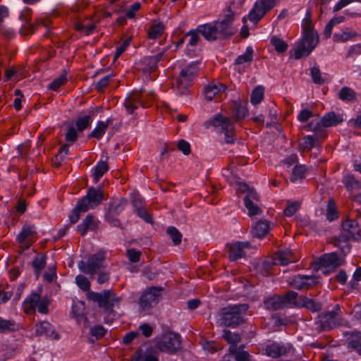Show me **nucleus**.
I'll list each match as a JSON object with an SVG mask.
<instances>
[{
    "label": "nucleus",
    "mask_w": 361,
    "mask_h": 361,
    "mask_svg": "<svg viewBox=\"0 0 361 361\" xmlns=\"http://www.w3.org/2000/svg\"><path fill=\"white\" fill-rule=\"evenodd\" d=\"M77 285L84 291H87V298L94 302H97L98 306L108 314L114 312V307L121 300V297L111 290H105L102 293H96L90 290V283L88 279L83 275H78L76 279Z\"/></svg>",
    "instance_id": "nucleus-1"
},
{
    "label": "nucleus",
    "mask_w": 361,
    "mask_h": 361,
    "mask_svg": "<svg viewBox=\"0 0 361 361\" xmlns=\"http://www.w3.org/2000/svg\"><path fill=\"white\" fill-rule=\"evenodd\" d=\"M229 13L221 20L207 23L197 27V31L208 41L225 39L233 36L236 30L232 27L234 13L228 8Z\"/></svg>",
    "instance_id": "nucleus-2"
},
{
    "label": "nucleus",
    "mask_w": 361,
    "mask_h": 361,
    "mask_svg": "<svg viewBox=\"0 0 361 361\" xmlns=\"http://www.w3.org/2000/svg\"><path fill=\"white\" fill-rule=\"evenodd\" d=\"M311 12H307V17L303 25V36L295 49V58L299 59L303 56H308L319 42L317 33L314 30L311 20Z\"/></svg>",
    "instance_id": "nucleus-3"
},
{
    "label": "nucleus",
    "mask_w": 361,
    "mask_h": 361,
    "mask_svg": "<svg viewBox=\"0 0 361 361\" xmlns=\"http://www.w3.org/2000/svg\"><path fill=\"white\" fill-rule=\"evenodd\" d=\"M249 306L247 304L228 305L219 311L221 324L227 327H237L245 322L244 315Z\"/></svg>",
    "instance_id": "nucleus-4"
},
{
    "label": "nucleus",
    "mask_w": 361,
    "mask_h": 361,
    "mask_svg": "<svg viewBox=\"0 0 361 361\" xmlns=\"http://www.w3.org/2000/svg\"><path fill=\"white\" fill-rule=\"evenodd\" d=\"M105 259L106 252L100 250L95 254L89 255L86 262H79L78 267L84 274L94 276L100 269L106 267Z\"/></svg>",
    "instance_id": "nucleus-5"
},
{
    "label": "nucleus",
    "mask_w": 361,
    "mask_h": 361,
    "mask_svg": "<svg viewBox=\"0 0 361 361\" xmlns=\"http://www.w3.org/2000/svg\"><path fill=\"white\" fill-rule=\"evenodd\" d=\"M155 346L161 352L176 353L181 348L180 336L174 332H167L157 341Z\"/></svg>",
    "instance_id": "nucleus-6"
},
{
    "label": "nucleus",
    "mask_w": 361,
    "mask_h": 361,
    "mask_svg": "<svg viewBox=\"0 0 361 361\" xmlns=\"http://www.w3.org/2000/svg\"><path fill=\"white\" fill-rule=\"evenodd\" d=\"M208 123L215 128H221V132L225 135V142L226 143L231 144L234 142L235 128L230 118L219 114L209 121Z\"/></svg>",
    "instance_id": "nucleus-7"
},
{
    "label": "nucleus",
    "mask_w": 361,
    "mask_h": 361,
    "mask_svg": "<svg viewBox=\"0 0 361 361\" xmlns=\"http://www.w3.org/2000/svg\"><path fill=\"white\" fill-rule=\"evenodd\" d=\"M104 199V192L101 188L91 187L88 189L87 195L81 198L78 202L80 207L87 211L93 207L97 206Z\"/></svg>",
    "instance_id": "nucleus-8"
},
{
    "label": "nucleus",
    "mask_w": 361,
    "mask_h": 361,
    "mask_svg": "<svg viewBox=\"0 0 361 361\" xmlns=\"http://www.w3.org/2000/svg\"><path fill=\"white\" fill-rule=\"evenodd\" d=\"M341 323V320L338 318L336 311L326 312L319 315L316 329L319 332L326 331L339 326Z\"/></svg>",
    "instance_id": "nucleus-9"
},
{
    "label": "nucleus",
    "mask_w": 361,
    "mask_h": 361,
    "mask_svg": "<svg viewBox=\"0 0 361 361\" xmlns=\"http://www.w3.org/2000/svg\"><path fill=\"white\" fill-rule=\"evenodd\" d=\"M197 71L198 68L195 63L190 64L182 69L177 79V87L182 92L191 85Z\"/></svg>",
    "instance_id": "nucleus-10"
},
{
    "label": "nucleus",
    "mask_w": 361,
    "mask_h": 361,
    "mask_svg": "<svg viewBox=\"0 0 361 361\" xmlns=\"http://www.w3.org/2000/svg\"><path fill=\"white\" fill-rule=\"evenodd\" d=\"M276 4V0H257L249 13L250 20L258 22Z\"/></svg>",
    "instance_id": "nucleus-11"
},
{
    "label": "nucleus",
    "mask_w": 361,
    "mask_h": 361,
    "mask_svg": "<svg viewBox=\"0 0 361 361\" xmlns=\"http://www.w3.org/2000/svg\"><path fill=\"white\" fill-rule=\"evenodd\" d=\"M161 288L152 287L144 292L139 300V304L142 310H149L157 303L159 292Z\"/></svg>",
    "instance_id": "nucleus-12"
},
{
    "label": "nucleus",
    "mask_w": 361,
    "mask_h": 361,
    "mask_svg": "<svg viewBox=\"0 0 361 361\" xmlns=\"http://www.w3.org/2000/svg\"><path fill=\"white\" fill-rule=\"evenodd\" d=\"M126 204L127 200L125 198H121L111 203L106 218L114 226H121V223L117 216L124 210Z\"/></svg>",
    "instance_id": "nucleus-13"
},
{
    "label": "nucleus",
    "mask_w": 361,
    "mask_h": 361,
    "mask_svg": "<svg viewBox=\"0 0 361 361\" xmlns=\"http://www.w3.org/2000/svg\"><path fill=\"white\" fill-rule=\"evenodd\" d=\"M296 261V257L293 255L291 250H279L276 252L271 260H265L264 262V267L269 268L271 264H280L287 265L290 262H294Z\"/></svg>",
    "instance_id": "nucleus-14"
},
{
    "label": "nucleus",
    "mask_w": 361,
    "mask_h": 361,
    "mask_svg": "<svg viewBox=\"0 0 361 361\" xmlns=\"http://www.w3.org/2000/svg\"><path fill=\"white\" fill-rule=\"evenodd\" d=\"M141 105L143 108L149 107V104L144 100H141V92L135 91L129 94L124 102V106L129 114H133L134 111Z\"/></svg>",
    "instance_id": "nucleus-15"
},
{
    "label": "nucleus",
    "mask_w": 361,
    "mask_h": 361,
    "mask_svg": "<svg viewBox=\"0 0 361 361\" xmlns=\"http://www.w3.org/2000/svg\"><path fill=\"white\" fill-rule=\"evenodd\" d=\"M250 243L249 242H234L227 245L228 248V258L231 261H235L245 256V248H250Z\"/></svg>",
    "instance_id": "nucleus-16"
},
{
    "label": "nucleus",
    "mask_w": 361,
    "mask_h": 361,
    "mask_svg": "<svg viewBox=\"0 0 361 361\" xmlns=\"http://www.w3.org/2000/svg\"><path fill=\"white\" fill-rule=\"evenodd\" d=\"M317 278L313 276H295L290 285L298 290H308L317 284Z\"/></svg>",
    "instance_id": "nucleus-17"
},
{
    "label": "nucleus",
    "mask_w": 361,
    "mask_h": 361,
    "mask_svg": "<svg viewBox=\"0 0 361 361\" xmlns=\"http://www.w3.org/2000/svg\"><path fill=\"white\" fill-rule=\"evenodd\" d=\"M35 234V232L32 230V227L25 225L17 237V241L22 245L24 249L27 250L32 244Z\"/></svg>",
    "instance_id": "nucleus-18"
},
{
    "label": "nucleus",
    "mask_w": 361,
    "mask_h": 361,
    "mask_svg": "<svg viewBox=\"0 0 361 361\" xmlns=\"http://www.w3.org/2000/svg\"><path fill=\"white\" fill-rule=\"evenodd\" d=\"M316 264L324 267H332L337 268L342 264L341 260L339 259L338 255L335 252L324 254L317 260Z\"/></svg>",
    "instance_id": "nucleus-19"
},
{
    "label": "nucleus",
    "mask_w": 361,
    "mask_h": 361,
    "mask_svg": "<svg viewBox=\"0 0 361 361\" xmlns=\"http://www.w3.org/2000/svg\"><path fill=\"white\" fill-rule=\"evenodd\" d=\"M342 233L349 235L350 239L358 240L360 238V230L355 221L347 220L342 223Z\"/></svg>",
    "instance_id": "nucleus-20"
},
{
    "label": "nucleus",
    "mask_w": 361,
    "mask_h": 361,
    "mask_svg": "<svg viewBox=\"0 0 361 361\" xmlns=\"http://www.w3.org/2000/svg\"><path fill=\"white\" fill-rule=\"evenodd\" d=\"M36 334L37 336L46 335L51 337L54 336V339H59V335L56 333L53 326L48 322H42L36 324Z\"/></svg>",
    "instance_id": "nucleus-21"
},
{
    "label": "nucleus",
    "mask_w": 361,
    "mask_h": 361,
    "mask_svg": "<svg viewBox=\"0 0 361 361\" xmlns=\"http://www.w3.org/2000/svg\"><path fill=\"white\" fill-rule=\"evenodd\" d=\"M343 121V118L339 114H336L334 111H331L324 115L320 123L322 127L328 128L336 126Z\"/></svg>",
    "instance_id": "nucleus-22"
},
{
    "label": "nucleus",
    "mask_w": 361,
    "mask_h": 361,
    "mask_svg": "<svg viewBox=\"0 0 361 361\" xmlns=\"http://www.w3.org/2000/svg\"><path fill=\"white\" fill-rule=\"evenodd\" d=\"M288 352V349L284 345L273 343L266 347L265 353L269 357L277 358L285 355Z\"/></svg>",
    "instance_id": "nucleus-23"
},
{
    "label": "nucleus",
    "mask_w": 361,
    "mask_h": 361,
    "mask_svg": "<svg viewBox=\"0 0 361 361\" xmlns=\"http://www.w3.org/2000/svg\"><path fill=\"white\" fill-rule=\"evenodd\" d=\"M233 356L236 361H249L250 355L246 351H241L236 346H230L229 355L224 357V361H231L230 357Z\"/></svg>",
    "instance_id": "nucleus-24"
},
{
    "label": "nucleus",
    "mask_w": 361,
    "mask_h": 361,
    "mask_svg": "<svg viewBox=\"0 0 361 361\" xmlns=\"http://www.w3.org/2000/svg\"><path fill=\"white\" fill-rule=\"evenodd\" d=\"M265 307L269 310H278L283 308V300L282 296L275 295L264 301Z\"/></svg>",
    "instance_id": "nucleus-25"
},
{
    "label": "nucleus",
    "mask_w": 361,
    "mask_h": 361,
    "mask_svg": "<svg viewBox=\"0 0 361 361\" xmlns=\"http://www.w3.org/2000/svg\"><path fill=\"white\" fill-rule=\"evenodd\" d=\"M226 88L222 83L209 85L204 89L205 98L211 101L218 93L226 91Z\"/></svg>",
    "instance_id": "nucleus-26"
},
{
    "label": "nucleus",
    "mask_w": 361,
    "mask_h": 361,
    "mask_svg": "<svg viewBox=\"0 0 361 361\" xmlns=\"http://www.w3.org/2000/svg\"><path fill=\"white\" fill-rule=\"evenodd\" d=\"M295 305L305 307L313 312H317L322 309V305L319 302H316L306 296H300L298 301L295 302Z\"/></svg>",
    "instance_id": "nucleus-27"
},
{
    "label": "nucleus",
    "mask_w": 361,
    "mask_h": 361,
    "mask_svg": "<svg viewBox=\"0 0 361 361\" xmlns=\"http://www.w3.org/2000/svg\"><path fill=\"white\" fill-rule=\"evenodd\" d=\"M97 227V224L94 221V216L89 214L83 220L82 223L78 226V231L82 235H84L88 230L94 231Z\"/></svg>",
    "instance_id": "nucleus-28"
},
{
    "label": "nucleus",
    "mask_w": 361,
    "mask_h": 361,
    "mask_svg": "<svg viewBox=\"0 0 361 361\" xmlns=\"http://www.w3.org/2000/svg\"><path fill=\"white\" fill-rule=\"evenodd\" d=\"M40 301V296L37 293H32L26 300L24 305V310L27 314H32L35 311L38 302Z\"/></svg>",
    "instance_id": "nucleus-29"
},
{
    "label": "nucleus",
    "mask_w": 361,
    "mask_h": 361,
    "mask_svg": "<svg viewBox=\"0 0 361 361\" xmlns=\"http://www.w3.org/2000/svg\"><path fill=\"white\" fill-rule=\"evenodd\" d=\"M269 231V224L267 221H259L253 229V235L258 238H262L266 235Z\"/></svg>",
    "instance_id": "nucleus-30"
},
{
    "label": "nucleus",
    "mask_w": 361,
    "mask_h": 361,
    "mask_svg": "<svg viewBox=\"0 0 361 361\" xmlns=\"http://www.w3.org/2000/svg\"><path fill=\"white\" fill-rule=\"evenodd\" d=\"M307 171V169L303 165H297L294 167L293 173L290 177V181L293 183H296L298 181H301L305 178V175Z\"/></svg>",
    "instance_id": "nucleus-31"
},
{
    "label": "nucleus",
    "mask_w": 361,
    "mask_h": 361,
    "mask_svg": "<svg viewBox=\"0 0 361 361\" xmlns=\"http://www.w3.org/2000/svg\"><path fill=\"white\" fill-rule=\"evenodd\" d=\"M233 116L236 121L243 120L247 114V109L245 106H242L240 104L235 102L233 106Z\"/></svg>",
    "instance_id": "nucleus-32"
},
{
    "label": "nucleus",
    "mask_w": 361,
    "mask_h": 361,
    "mask_svg": "<svg viewBox=\"0 0 361 361\" xmlns=\"http://www.w3.org/2000/svg\"><path fill=\"white\" fill-rule=\"evenodd\" d=\"M109 165L106 161H100L94 168L92 174L94 181L97 183L101 177L108 171Z\"/></svg>",
    "instance_id": "nucleus-33"
},
{
    "label": "nucleus",
    "mask_w": 361,
    "mask_h": 361,
    "mask_svg": "<svg viewBox=\"0 0 361 361\" xmlns=\"http://www.w3.org/2000/svg\"><path fill=\"white\" fill-rule=\"evenodd\" d=\"M264 87L257 86L252 92L250 102L253 105L259 104L264 99Z\"/></svg>",
    "instance_id": "nucleus-34"
},
{
    "label": "nucleus",
    "mask_w": 361,
    "mask_h": 361,
    "mask_svg": "<svg viewBox=\"0 0 361 361\" xmlns=\"http://www.w3.org/2000/svg\"><path fill=\"white\" fill-rule=\"evenodd\" d=\"M164 55V51L159 53L156 56H150L146 59L147 61V67L146 69L149 72L154 71L157 69V64L159 61H160Z\"/></svg>",
    "instance_id": "nucleus-35"
},
{
    "label": "nucleus",
    "mask_w": 361,
    "mask_h": 361,
    "mask_svg": "<svg viewBox=\"0 0 361 361\" xmlns=\"http://www.w3.org/2000/svg\"><path fill=\"white\" fill-rule=\"evenodd\" d=\"M32 266L35 269L36 276L38 278L41 271L46 267V255H42L36 257L32 261Z\"/></svg>",
    "instance_id": "nucleus-36"
},
{
    "label": "nucleus",
    "mask_w": 361,
    "mask_h": 361,
    "mask_svg": "<svg viewBox=\"0 0 361 361\" xmlns=\"http://www.w3.org/2000/svg\"><path fill=\"white\" fill-rule=\"evenodd\" d=\"M222 337L229 343L231 346H235V345L240 342V336L238 334L232 333L231 331L224 329L223 330Z\"/></svg>",
    "instance_id": "nucleus-37"
},
{
    "label": "nucleus",
    "mask_w": 361,
    "mask_h": 361,
    "mask_svg": "<svg viewBox=\"0 0 361 361\" xmlns=\"http://www.w3.org/2000/svg\"><path fill=\"white\" fill-rule=\"evenodd\" d=\"M338 97L343 101L351 102L355 99L356 93L353 89L344 87L340 90Z\"/></svg>",
    "instance_id": "nucleus-38"
},
{
    "label": "nucleus",
    "mask_w": 361,
    "mask_h": 361,
    "mask_svg": "<svg viewBox=\"0 0 361 361\" xmlns=\"http://www.w3.org/2000/svg\"><path fill=\"white\" fill-rule=\"evenodd\" d=\"M133 205L137 208V214L140 217L143 219L146 222L152 224L151 215L145 208L141 207V202L140 201L135 200L133 201Z\"/></svg>",
    "instance_id": "nucleus-39"
},
{
    "label": "nucleus",
    "mask_w": 361,
    "mask_h": 361,
    "mask_svg": "<svg viewBox=\"0 0 361 361\" xmlns=\"http://www.w3.org/2000/svg\"><path fill=\"white\" fill-rule=\"evenodd\" d=\"M358 35L355 32H347L344 31L341 33H336L334 35V40L336 42H345Z\"/></svg>",
    "instance_id": "nucleus-40"
},
{
    "label": "nucleus",
    "mask_w": 361,
    "mask_h": 361,
    "mask_svg": "<svg viewBox=\"0 0 361 361\" xmlns=\"http://www.w3.org/2000/svg\"><path fill=\"white\" fill-rule=\"evenodd\" d=\"M164 28V25L162 23L152 25L148 32L149 37L153 39H157L163 34Z\"/></svg>",
    "instance_id": "nucleus-41"
},
{
    "label": "nucleus",
    "mask_w": 361,
    "mask_h": 361,
    "mask_svg": "<svg viewBox=\"0 0 361 361\" xmlns=\"http://www.w3.org/2000/svg\"><path fill=\"white\" fill-rule=\"evenodd\" d=\"M271 43L274 47L275 50L279 53H283L288 49L287 43L276 36H273L271 38Z\"/></svg>",
    "instance_id": "nucleus-42"
},
{
    "label": "nucleus",
    "mask_w": 361,
    "mask_h": 361,
    "mask_svg": "<svg viewBox=\"0 0 361 361\" xmlns=\"http://www.w3.org/2000/svg\"><path fill=\"white\" fill-rule=\"evenodd\" d=\"M16 330H17V326L13 321L0 318V333L14 331Z\"/></svg>",
    "instance_id": "nucleus-43"
},
{
    "label": "nucleus",
    "mask_w": 361,
    "mask_h": 361,
    "mask_svg": "<svg viewBox=\"0 0 361 361\" xmlns=\"http://www.w3.org/2000/svg\"><path fill=\"white\" fill-rule=\"evenodd\" d=\"M338 216L336 203L333 199H330L327 204L326 218L331 221L336 219Z\"/></svg>",
    "instance_id": "nucleus-44"
},
{
    "label": "nucleus",
    "mask_w": 361,
    "mask_h": 361,
    "mask_svg": "<svg viewBox=\"0 0 361 361\" xmlns=\"http://www.w3.org/2000/svg\"><path fill=\"white\" fill-rule=\"evenodd\" d=\"M131 361H159L158 357L152 354L142 355L140 350L134 353Z\"/></svg>",
    "instance_id": "nucleus-45"
},
{
    "label": "nucleus",
    "mask_w": 361,
    "mask_h": 361,
    "mask_svg": "<svg viewBox=\"0 0 361 361\" xmlns=\"http://www.w3.org/2000/svg\"><path fill=\"white\" fill-rule=\"evenodd\" d=\"M166 232L172 239L175 245H178L181 243L182 234L176 227H169L166 230Z\"/></svg>",
    "instance_id": "nucleus-46"
},
{
    "label": "nucleus",
    "mask_w": 361,
    "mask_h": 361,
    "mask_svg": "<svg viewBox=\"0 0 361 361\" xmlns=\"http://www.w3.org/2000/svg\"><path fill=\"white\" fill-rule=\"evenodd\" d=\"M244 202L246 208L248 209V214L250 216L258 214L262 212L257 205L254 204L252 201L249 200V197H245Z\"/></svg>",
    "instance_id": "nucleus-47"
},
{
    "label": "nucleus",
    "mask_w": 361,
    "mask_h": 361,
    "mask_svg": "<svg viewBox=\"0 0 361 361\" xmlns=\"http://www.w3.org/2000/svg\"><path fill=\"white\" fill-rule=\"evenodd\" d=\"M109 126L108 123H104L103 121L99 122L97 128L94 130L90 135V137L100 138L103 134L105 133L107 127Z\"/></svg>",
    "instance_id": "nucleus-48"
},
{
    "label": "nucleus",
    "mask_w": 361,
    "mask_h": 361,
    "mask_svg": "<svg viewBox=\"0 0 361 361\" xmlns=\"http://www.w3.org/2000/svg\"><path fill=\"white\" fill-rule=\"evenodd\" d=\"M315 144V138L313 136L307 135L305 137L304 142L300 144V149L302 151H310Z\"/></svg>",
    "instance_id": "nucleus-49"
},
{
    "label": "nucleus",
    "mask_w": 361,
    "mask_h": 361,
    "mask_svg": "<svg viewBox=\"0 0 361 361\" xmlns=\"http://www.w3.org/2000/svg\"><path fill=\"white\" fill-rule=\"evenodd\" d=\"M67 81L66 72L64 71L59 78L55 79L49 85V89L57 90L61 86L64 85Z\"/></svg>",
    "instance_id": "nucleus-50"
},
{
    "label": "nucleus",
    "mask_w": 361,
    "mask_h": 361,
    "mask_svg": "<svg viewBox=\"0 0 361 361\" xmlns=\"http://www.w3.org/2000/svg\"><path fill=\"white\" fill-rule=\"evenodd\" d=\"M252 55H253V50L251 47H247L246 49V52L239 56L236 60L235 62L238 64H242L245 62H250L252 61Z\"/></svg>",
    "instance_id": "nucleus-51"
},
{
    "label": "nucleus",
    "mask_w": 361,
    "mask_h": 361,
    "mask_svg": "<svg viewBox=\"0 0 361 361\" xmlns=\"http://www.w3.org/2000/svg\"><path fill=\"white\" fill-rule=\"evenodd\" d=\"M345 185L348 190L361 188V183L351 176H348L345 178Z\"/></svg>",
    "instance_id": "nucleus-52"
},
{
    "label": "nucleus",
    "mask_w": 361,
    "mask_h": 361,
    "mask_svg": "<svg viewBox=\"0 0 361 361\" xmlns=\"http://www.w3.org/2000/svg\"><path fill=\"white\" fill-rule=\"evenodd\" d=\"M311 75L314 83L322 85L324 80L322 77L321 71L318 67H313L311 69Z\"/></svg>",
    "instance_id": "nucleus-53"
},
{
    "label": "nucleus",
    "mask_w": 361,
    "mask_h": 361,
    "mask_svg": "<svg viewBox=\"0 0 361 361\" xmlns=\"http://www.w3.org/2000/svg\"><path fill=\"white\" fill-rule=\"evenodd\" d=\"M85 212H87V210L80 207V203L78 202L75 208L73 211V214L69 217L71 223L75 224L80 218V213Z\"/></svg>",
    "instance_id": "nucleus-54"
},
{
    "label": "nucleus",
    "mask_w": 361,
    "mask_h": 361,
    "mask_svg": "<svg viewBox=\"0 0 361 361\" xmlns=\"http://www.w3.org/2000/svg\"><path fill=\"white\" fill-rule=\"evenodd\" d=\"M199 34L201 33L197 31V28L196 30L190 31L188 34L185 35V37H188L189 36L190 37L189 40V44L190 46H195L198 43L200 40Z\"/></svg>",
    "instance_id": "nucleus-55"
},
{
    "label": "nucleus",
    "mask_w": 361,
    "mask_h": 361,
    "mask_svg": "<svg viewBox=\"0 0 361 361\" xmlns=\"http://www.w3.org/2000/svg\"><path fill=\"white\" fill-rule=\"evenodd\" d=\"M90 116H85L82 118H79L76 122V126L79 131H82L87 128L90 125Z\"/></svg>",
    "instance_id": "nucleus-56"
},
{
    "label": "nucleus",
    "mask_w": 361,
    "mask_h": 361,
    "mask_svg": "<svg viewBox=\"0 0 361 361\" xmlns=\"http://www.w3.org/2000/svg\"><path fill=\"white\" fill-rule=\"evenodd\" d=\"M90 333L93 336H95L97 338H100L104 336L106 330L102 326L97 325L91 328Z\"/></svg>",
    "instance_id": "nucleus-57"
},
{
    "label": "nucleus",
    "mask_w": 361,
    "mask_h": 361,
    "mask_svg": "<svg viewBox=\"0 0 361 361\" xmlns=\"http://www.w3.org/2000/svg\"><path fill=\"white\" fill-rule=\"evenodd\" d=\"M141 254L142 252L140 251H137L135 249H129L127 250V255L129 258V260L132 262H139Z\"/></svg>",
    "instance_id": "nucleus-58"
},
{
    "label": "nucleus",
    "mask_w": 361,
    "mask_h": 361,
    "mask_svg": "<svg viewBox=\"0 0 361 361\" xmlns=\"http://www.w3.org/2000/svg\"><path fill=\"white\" fill-rule=\"evenodd\" d=\"M350 240L349 235L345 233H342L338 237H334L331 240V243L335 246H339L341 242H347Z\"/></svg>",
    "instance_id": "nucleus-59"
},
{
    "label": "nucleus",
    "mask_w": 361,
    "mask_h": 361,
    "mask_svg": "<svg viewBox=\"0 0 361 361\" xmlns=\"http://www.w3.org/2000/svg\"><path fill=\"white\" fill-rule=\"evenodd\" d=\"M360 281H361V267H358L355 271L353 278L350 281V287L353 289H357Z\"/></svg>",
    "instance_id": "nucleus-60"
},
{
    "label": "nucleus",
    "mask_w": 361,
    "mask_h": 361,
    "mask_svg": "<svg viewBox=\"0 0 361 361\" xmlns=\"http://www.w3.org/2000/svg\"><path fill=\"white\" fill-rule=\"evenodd\" d=\"M298 297V293L295 291L290 290L286 294H285L283 296H282L283 300V304L284 306H286L287 304H289L292 302L294 300V302L296 300V298Z\"/></svg>",
    "instance_id": "nucleus-61"
},
{
    "label": "nucleus",
    "mask_w": 361,
    "mask_h": 361,
    "mask_svg": "<svg viewBox=\"0 0 361 361\" xmlns=\"http://www.w3.org/2000/svg\"><path fill=\"white\" fill-rule=\"evenodd\" d=\"M178 149L181 151L185 155H188L190 150V145L184 140H180L177 145Z\"/></svg>",
    "instance_id": "nucleus-62"
},
{
    "label": "nucleus",
    "mask_w": 361,
    "mask_h": 361,
    "mask_svg": "<svg viewBox=\"0 0 361 361\" xmlns=\"http://www.w3.org/2000/svg\"><path fill=\"white\" fill-rule=\"evenodd\" d=\"M299 207L300 204L298 202L289 204L284 209V214L288 216H292L298 211Z\"/></svg>",
    "instance_id": "nucleus-63"
},
{
    "label": "nucleus",
    "mask_w": 361,
    "mask_h": 361,
    "mask_svg": "<svg viewBox=\"0 0 361 361\" xmlns=\"http://www.w3.org/2000/svg\"><path fill=\"white\" fill-rule=\"evenodd\" d=\"M78 139V133L74 127H69L66 134V140L75 142Z\"/></svg>",
    "instance_id": "nucleus-64"
}]
</instances>
